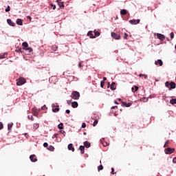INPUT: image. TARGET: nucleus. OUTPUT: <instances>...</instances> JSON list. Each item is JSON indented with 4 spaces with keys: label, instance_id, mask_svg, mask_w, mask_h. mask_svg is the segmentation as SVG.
Listing matches in <instances>:
<instances>
[{
    "label": "nucleus",
    "instance_id": "obj_36",
    "mask_svg": "<svg viewBox=\"0 0 176 176\" xmlns=\"http://www.w3.org/2000/svg\"><path fill=\"white\" fill-rule=\"evenodd\" d=\"M50 6H51V8H52L53 10H56V5L51 3Z\"/></svg>",
    "mask_w": 176,
    "mask_h": 176
},
{
    "label": "nucleus",
    "instance_id": "obj_33",
    "mask_svg": "<svg viewBox=\"0 0 176 176\" xmlns=\"http://www.w3.org/2000/svg\"><path fill=\"white\" fill-rule=\"evenodd\" d=\"M28 118L29 120H32V122H34V117L32 116H28Z\"/></svg>",
    "mask_w": 176,
    "mask_h": 176
},
{
    "label": "nucleus",
    "instance_id": "obj_34",
    "mask_svg": "<svg viewBox=\"0 0 176 176\" xmlns=\"http://www.w3.org/2000/svg\"><path fill=\"white\" fill-rule=\"evenodd\" d=\"M148 98H142V101H143V102H148Z\"/></svg>",
    "mask_w": 176,
    "mask_h": 176
},
{
    "label": "nucleus",
    "instance_id": "obj_14",
    "mask_svg": "<svg viewBox=\"0 0 176 176\" xmlns=\"http://www.w3.org/2000/svg\"><path fill=\"white\" fill-rule=\"evenodd\" d=\"M111 90H116V83L115 82H113L110 86Z\"/></svg>",
    "mask_w": 176,
    "mask_h": 176
},
{
    "label": "nucleus",
    "instance_id": "obj_2",
    "mask_svg": "<svg viewBox=\"0 0 176 176\" xmlns=\"http://www.w3.org/2000/svg\"><path fill=\"white\" fill-rule=\"evenodd\" d=\"M26 82L27 80H25V78L20 77L16 80V86H23V85H24Z\"/></svg>",
    "mask_w": 176,
    "mask_h": 176
},
{
    "label": "nucleus",
    "instance_id": "obj_29",
    "mask_svg": "<svg viewBox=\"0 0 176 176\" xmlns=\"http://www.w3.org/2000/svg\"><path fill=\"white\" fill-rule=\"evenodd\" d=\"M63 126H64V124L61 122L58 125V129H59V130H63Z\"/></svg>",
    "mask_w": 176,
    "mask_h": 176
},
{
    "label": "nucleus",
    "instance_id": "obj_16",
    "mask_svg": "<svg viewBox=\"0 0 176 176\" xmlns=\"http://www.w3.org/2000/svg\"><path fill=\"white\" fill-rule=\"evenodd\" d=\"M6 57H8V53L0 54V59L6 58Z\"/></svg>",
    "mask_w": 176,
    "mask_h": 176
},
{
    "label": "nucleus",
    "instance_id": "obj_12",
    "mask_svg": "<svg viewBox=\"0 0 176 176\" xmlns=\"http://www.w3.org/2000/svg\"><path fill=\"white\" fill-rule=\"evenodd\" d=\"M155 65H158V64H159L160 66L162 67V65H163V61L160 59H158L157 60L155 61Z\"/></svg>",
    "mask_w": 176,
    "mask_h": 176
},
{
    "label": "nucleus",
    "instance_id": "obj_11",
    "mask_svg": "<svg viewBox=\"0 0 176 176\" xmlns=\"http://www.w3.org/2000/svg\"><path fill=\"white\" fill-rule=\"evenodd\" d=\"M31 162H38V159L36 157L35 155H32L30 156Z\"/></svg>",
    "mask_w": 176,
    "mask_h": 176
},
{
    "label": "nucleus",
    "instance_id": "obj_59",
    "mask_svg": "<svg viewBox=\"0 0 176 176\" xmlns=\"http://www.w3.org/2000/svg\"><path fill=\"white\" fill-rule=\"evenodd\" d=\"M60 133H61L62 134H64V133H65V131H60Z\"/></svg>",
    "mask_w": 176,
    "mask_h": 176
},
{
    "label": "nucleus",
    "instance_id": "obj_28",
    "mask_svg": "<svg viewBox=\"0 0 176 176\" xmlns=\"http://www.w3.org/2000/svg\"><path fill=\"white\" fill-rule=\"evenodd\" d=\"M170 104H171L172 105H174V104H176V98L170 100Z\"/></svg>",
    "mask_w": 176,
    "mask_h": 176
},
{
    "label": "nucleus",
    "instance_id": "obj_57",
    "mask_svg": "<svg viewBox=\"0 0 176 176\" xmlns=\"http://www.w3.org/2000/svg\"><path fill=\"white\" fill-rule=\"evenodd\" d=\"M105 80H107V77H104V78H103V80H102V81H103V82H105Z\"/></svg>",
    "mask_w": 176,
    "mask_h": 176
},
{
    "label": "nucleus",
    "instance_id": "obj_24",
    "mask_svg": "<svg viewBox=\"0 0 176 176\" xmlns=\"http://www.w3.org/2000/svg\"><path fill=\"white\" fill-rule=\"evenodd\" d=\"M120 14H122L123 16H126V14H127V10H122L120 11Z\"/></svg>",
    "mask_w": 176,
    "mask_h": 176
},
{
    "label": "nucleus",
    "instance_id": "obj_1",
    "mask_svg": "<svg viewBox=\"0 0 176 176\" xmlns=\"http://www.w3.org/2000/svg\"><path fill=\"white\" fill-rule=\"evenodd\" d=\"M165 86L166 87H168L169 90H171V89H175L176 87L175 82H169L168 81H166L165 82Z\"/></svg>",
    "mask_w": 176,
    "mask_h": 176
},
{
    "label": "nucleus",
    "instance_id": "obj_7",
    "mask_svg": "<svg viewBox=\"0 0 176 176\" xmlns=\"http://www.w3.org/2000/svg\"><path fill=\"white\" fill-rule=\"evenodd\" d=\"M32 113L34 115V116H38V115H39V112L35 107L32 109Z\"/></svg>",
    "mask_w": 176,
    "mask_h": 176
},
{
    "label": "nucleus",
    "instance_id": "obj_63",
    "mask_svg": "<svg viewBox=\"0 0 176 176\" xmlns=\"http://www.w3.org/2000/svg\"><path fill=\"white\" fill-rule=\"evenodd\" d=\"M144 74H140L139 76L141 78Z\"/></svg>",
    "mask_w": 176,
    "mask_h": 176
},
{
    "label": "nucleus",
    "instance_id": "obj_17",
    "mask_svg": "<svg viewBox=\"0 0 176 176\" xmlns=\"http://www.w3.org/2000/svg\"><path fill=\"white\" fill-rule=\"evenodd\" d=\"M87 36H89V38H96V36H94L93 35V31H89V32H88V33H87Z\"/></svg>",
    "mask_w": 176,
    "mask_h": 176
},
{
    "label": "nucleus",
    "instance_id": "obj_45",
    "mask_svg": "<svg viewBox=\"0 0 176 176\" xmlns=\"http://www.w3.org/2000/svg\"><path fill=\"white\" fill-rule=\"evenodd\" d=\"M170 38L174 39V32L170 33Z\"/></svg>",
    "mask_w": 176,
    "mask_h": 176
},
{
    "label": "nucleus",
    "instance_id": "obj_30",
    "mask_svg": "<svg viewBox=\"0 0 176 176\" xmlns=\"http://www.w3.org/2000/svg\"><path fill=\"white\" fill-rule=\"evenodd\" d=\"M33 127L34 129H35V130H36V129H39V124L38 123L34 124Z\"/></svg>",
    "mask_w": 176,
    "mask_h": 176
},
{
    "label": "nucleus",
    "instance_id": "obj_22",
    "mask_svg": "<svg viewBox=\"0 0 176 176\" xmlns=\"http://www.w3.org/2000/svg\"><path fill=\"white\" fill-rule=\"evenodd\" d=\"M101 144L102 145H103V146H108V145H109V144H108V142H104V139L101 140Z\"/></svg>",
    "mask_w": 176,
    "mask_h": 176
},
{
    "label": "nucleus",
    "instance_id": "obj_38",
    "mask_svg": "<svg viewBox=\"0 0 176 176\" xmlns=\"http://www.w3.org/2000/svg\"><path fill=\"white\" fill-rule=\"evenodd\" d=\"M104 83H105V82H104L103 80H102V81L100 82V87H101L102 88H104Z\"/></svg>",
    "mask_w": 176,
    "mask_h": 176
},
{
    "label": "nucleus",
    "instance_id": "obj_62",
    "mask_svg": "<svg viewBox=\"0 0 176 176\" xmlns=\"http://www.w3.org/2000/svg\"><path fill=\"white\" fill-rule=\"evenodd\" d=\"M46 105H44L43 107H41L42 109H43L44 108H45Z\"/></svg>",
    "mask_w": 176,
    "mask_h": 176
},
{
    "label": "nucleus",
    "instance_id": "obj_13",
    "mask_svg": "<svg viewBox=\"0 0 176 176\" xmlns=\"http://www.w3.org/2000/svg\"><path fill=\"white\" fill-rule=\"evenodd\" d=\"M122 106L129 108V107H131V103H126V102H122Z\"/></svg>",
    "mask_w": 176,
    "mask_h": 176
},
{
    "label": "nucleus",
    "instance_id": "obj_26",
    "mask_svg": "<svg viewBox=\"0 0 176 176\" xmlns=\"http://www.w3.org/2000/svg\"><path fill=\"white\" fill-rule=\"evenodd\" d=\"M12 127H13V123L8 124V129L9 131H10V130H12Z\"/></svg>",
    "mask_w": 176,
    "mask_h": 176
},
{
    "label": "nucleus",
    "instance_id": "obj_46",
    "mask_svg": "<svg viewBox=\"0 0 176 176\" xmlns=\"http://www.w3.org/2000/svg\"><path fill=\"white\" fill-rule=\"evenodd\" d=\"M82 129L86 128V123L83 122V123L82 124Z\"/></svg>",
    "mask_w": 176,
    "mask_h": 176
},
{
    "label": "nucleus",
    "instance_id": "obj_58",
    "mask_svg": "<svg viewBox=\"0 0 176 176\" xmlns=\"http://www.w3.org/2000/svg\"><path fill=\"white\" fill-rule=\"evenodd\" d=\"M67 104H68V105H70V104H71V100H67Z\"/></svg>",
    "mask_w": 176,
    "mask_h": 176
},
{
    "label": "nucleus",
    "instance_id": "obj_52",
    "mask_svg": "<svg viewBox=\"0 0 176 176\" xmlns=\"http://www.w3.org/2000/svg\"><path fill=\"white\" fill-rule=\"evenodd\" d=\"M173 163H176V157H174V158H173Z\"/></svg>",
    "mask_w": 176,
    "mask_h": 176
},
{
    "label": "nucleus",
    "instance_id": "obj_54",
    "mask_svg": "<svg viewBox=\"0 0 176 176\" xmlns=\"http://www.w3.org/2000/svg\"><path fill=\"white\" fill-rule=\"evenodd\" d=\"M27 19H28V20H30V21H31V19H32V18H31L30 16H27Z\"/></svg>",
    "mask_w": 176,
    "mask_h": 176
},
{
    "label": "nucleus",
    "instance_id": "obj_53",
    "mask_svg": "<svg viewBox=\"0 0 176 176\" xmlns=\"http://www.w3.org/2000/svg\"><path fill=\"white\" fill-rule=\"evenodd\" d=\"M58 4L61 3V0H56Z\"/></svg>",
    "mask_w": 176,
    "mask_h": 176
},
{
    "label": "nucleus",
    "instance_id": "obj_37",
    "mask_svg": "<svg viewBox=\"0 0 176 176\" xmlns=\"http://www.w3.org/2000/svg\"><path fill=\"white\" fill-rule=\"evenodd\" d=\"M25 50H28V52H29V53H31V52H32V48L28 47V48Z\"/></svg>",
    "mask_w": 176,
    "mask_h": 176
},
{
    "label": "nucleus",
    "instance_id": "obj_32",
    "mask_svg": "<svg viewBox=\"0 0 176 176\" xmlns=\"http://www.w3.org/2000/svg\"><path fill=\"white\" fill-rule=\"evenodd\" d=\"M58 5L59 8H65V6H64L63 2L59 3Z\"/></svg>",
    "mask_w": 176,
    "mask_h": 176
},
{
    "label": "nucleus",
    "instance_id": "obj_27",
    "mask_svg": "<svg viewBox=\"0 0 176 176\" xmlns=\"http://www.w3.org/2000/svg\"><path fill=\"white\" fill-rule=\"evenodd\" d=\"M52 50H54V52H56L57 50V49H58V47L56 45H52Z\"/></svg>",
    "mask_w": 176,
    "mask_h": 176
},
{
    "label": "nucleus",
    "instance_id": "obj_35",
    "mask_svg": "<svg viewBox=\"0 0 176 176\" xmlns=\"http://www.w3.org/2000/svg\"><path fill=\"white\" fill-rule=\"evenodd\" d=\"M103 168H104V166H102V165H100V166L98 167V171H100V170H103Z\"/></svg>",
    "mask_w": 176,
    "mask_h": 176
},
{
    "label": "nucleus",
    "instance_id": "obj_43",
    "mask_svg": "<svg viewBox=\"0 0 176 176\" xmlns=\"http://www.w3.org/2000/svg\"><path fill=\"white\" fill-rule=\"evenodd\" d=\"M43 146H44V148H47V146H49V144H47V142H45L43 144Z\"/></svg>",
    "mask_w": 176,
    "mask_h": 176
},
{
    "label": "nucleus",
    "instance_id": "obj_48",
    "mask_svg": "<svg viewBox=\"0 0 176 176\" xmlns=\"http://www.w3.org/2000/svg\"><path fill=\"white\" fill-rule=\"evenodd\" d=\"M111 109H118V106H113L111 107Z\"/></svg>",
    "mask_w": 176,
    "mask_h": 176
},
{
    "label": "nucleus",
    "instance_id": "obj_10",
    "mask_svg": "<svg viewBox=\"0 0 176 176\" xmlns=\"http://www.w3.org/2000/svg\"><path fill=\"white\" fill-rule=\"evenodd\" d=\"M7 23L9 24V25H11V27H14L16 25V23L12 21V19H7Z\"/></svg>",
    "mask_w": 176,
    "mask_h": 176
},
{
    "label": "nucleus",
    "instance_id": "obj_4",
    "mask_svg": "<svg viewBox=\"0 0 176 176\" xmlns=\"http://www.w3.org/2000/svg\"><path fill=\"white\" fill-rule=\"evenodd\" d=\"M175 151V148H168L165 149V153L166 155H171V153H174Z\"/></svg>",
    "mask_w": 176,
    "mask_h": 176
},
{
    "label": "nucleus",
    "instance_id": "obj_55",
    "mask_svg": "<svg viewBox=\"0 0 176 176\" xmlns=\"http://www.w3.org/2000/svg\"><path fill=\"white\" fill-rule=\"evenodd\" d=\"M143 76L144 77V79H146L148 78V75L144 74Z\"/></svg>",
    "mask_w": 176,
    "mask_h": 176
},
{
    "label": "nucleus",
    "instance_id": "obj_21",
    "mask_svg": "<svg viewBox=\"0 0 176 176\" xmlns=\"http://www.w3.org/2000/svg\"><path fill=\"white\" fill-rule=\"evenodd\" d=\"M78 102H72V108H78Z\"/></svg>",
    "mask_w": 176,
    "mask_h": 176
},
{
    "label": "nucleus",
    "instance_id": "obj_9",
    "mask_svg": "<svg viewBox=\"0 0 176 176\" xmlns=\"http://www.w3.org/2000/svg\"><path fill=\"white\" fill-rule=\"evenodd\" d=\"M157 37L160 41H164V39H166V37L164 36V35H163V34H162L160 33L157 34Z\"/></svg>",
    "mask_w": 176,
    "mask_h": 176
},
{
    "label": "nucleus",
    "instance_id": "obj_39",
    "mask_svg": "<svg viewBox=\"0 0 176 176\" xmlns=\"http://www.w3.org/2000/svg\"><path fill=\"white\" fill-rule=\"evenodd\" d=\"M49 151H54V146H50V147H49Z\"/></svg>",
    "mask_w": 176,
    "mask_h": 176
},
{
    "label": "nucleus",
    "instance_id": "obj_8",
    "mask_svg": "<svg viewBox=\"0 0 176 176\" xmlns=\"http://www.w3.org/2000/svg\"><path fill=\"white\" fill-rule=\"evenodd\" d=\"M52 112H54V113H56V112H58V111H60V108L58 107L59 106L58 105V106H56V105H54V104H53L52 105ZM56 107V108H54Z\"/></svg>",
    "mask_w": 176,
    "mask_h": 176
},
{
    "label": "nucleus",
    "instance_id": "obj_5",
    "mask_svg": "<svg viewBox=\"0 0 176 176\" xmlns=\"http://www.w3.org/2000/svg\"><path fill=\"white\" fill-rule=\"evenodd\" d=\"M140 21H141V20L140 19H132L129 21L130 24H132L133 25H135L137 24L140 23Z\"/></svg>",
    "mask_w": 176,
    "mask_h": 176
},
{
    "label": "nucleus",
    "instance_id": "obj_19",
    "mask_svg": "<svg viewBox=\"0 0 176 176\" xmlns=\"http://www.w3.org/2000/svg\"><path fill=\"white\" fill-rule=\"evenodd\" d=\"M16 24L18 25H23V20L21 19H16Z\"/></svg>",
    "mask_w": 176,
    "mask_h": 176
},
{
    "label": "nucleus",
    "instance_id": "obj_41",
    "mask_svg": "<svg viewBox=\"0 0 176 176\" xmlns=\"http://www.w3.org/2000/svg\"><path fill=\"white\" fill-rule=\"evenodd\" d=\"M2 129H3V124L2 122H0V130H2Z\"/></svg>",
    "mask_w": 176,
    "mask_h": 176
},
{
    "label": "nucleus",
    "instance_id": "obj_61",
    "mask_svg": "<svg viewBox=\"0 0 176 176\" xmlns=\"http://www.w3.org/2000/svg\"><path fill=\"white\" fill-rule=\"evenodd\" d=\"M114 103L117 104H119V102H118V101H115Z\"/></svg>",
    "mask_w": 176,
    "mask_h": 176
},
{
    "label": "nucleus",
    "instance_id": "obj_6",
    "mask_svg": "<svg viewBox=\"0 0 176 176\" xmlns=\"http://www.w3.org/2000/svg\"><path fill=\"white\" fill-rule=\"evenodd\" d=\"M111 37L116 40L120 39V36L115 32H111Z\"/></svg>",
    "mask_w": 176,
    "mask_h": 176
},
{
    "label": "nucleus",
    "instance_id": "obj_25",
    "mask_svg": "<svg viewBox=\"0 0 176 176\" xmlns=\"http://www.w3.org/2000/svg\"><path fill=\"white\" fill-rule=\"evenodd\" d=\"M94 34H95V36H100V35L101 34V33H100V32H98V31H97V30H94Z\"/></svg>",
    "mask_w": 176,
    "mask_h": 176
},
{
    "label": "nucleus",
    "instance_id": "obj_51",
    "mask_svg": "<svg viewBox=\"0 0 176 176\" xmlns=\"http://www.w3.org/2000/svg\"><path fill=\"white\" fill-rule=\"evenodd\" d=\"M65 112H66V113H71V111H69V110H68V109H67V110L65 111Z\"/></svg>",
    "mask_w": 176,
    "mask_h": 176
},
{
    "label": "nucleus",
    "instance_id": "obj_60",
    "mask_svg": "<svg viewBox=\"0 0 176 176\" xmlns=\"http://www.w3.org/2000/svg\"><path fill=\"white\" fill-rule=\"evenodd\" d=\"M131 90H132L133 93H134V87H132Z\"/></svg>",
    "mask_w": 176,
    "mask_h": 176
},
{
    "label": "nucleus",
    "instance_id": "obj_42",
    "mask_svg": "<svg viewBox=\"0 0 176 176\" xmlns=\"http://www.w3.org/2000/svg\"><path fill=\"white\" fill-rule=\"evenodd\" d=\"M127 36H129V34L127 33L124 34V39H127Z\"/></svg>",
    "mask_w": 176,
    "mask_h": 176
},
{
    "label": "nucleus",
    "instance_id": "obj_44",
    "mask_svg": "<svg viewBox=\"0 0 176 176\" xmlns=\"http://www.w3.org/2000/svg\"><path fill=\"white\" fill-rule=\"evenodd\" d=\"M10 6H8L7 8L6 9V12H10Z\"/></svg>",
    "mask_w": 176,
    "mask_h": 176
},
{
    "label": "nucleus",
    "instance_id": "obj_15",
    "mask_svg": "<svg viewBox=\"0 0 176 176\" xmlns=\"http://www.w3.org/2000/svg\"><path fill=\"white\" fill-rule=\"evenodd\" d=\"M68 149L69 151H72V152H75V148H74V144H69L68 145Z\"/></svg>",
    "mask_w": 176,
    "mask_h": 176
},
{
    "label": "nucleus",
    "instance_id": "obj_56",
    "mask_svg": "<svg viewBox=\"0 0 176 176\" xmlns=\"http://www.w3.org/2000/svg\"><path fill=\"white\" fill-rule=\"evenodd\" d=\"M56 137H57V134H54L52 138H56Z\"/></svg>",
    "mask_w": 176,
    "mask_h": 176
},
{
    "label": "nucleus",
    "instance_id": "obj_40",
    "mask_svg": "<svg viewBox=\"0 0 176 176\" xmlns=\"http://www.w3.org/2000/svg\"><path fill=\"white\" fill-rule=\"evenodd\" d=\"M166 146H168V140H167V141L165 142V144L164 145V148H166Z\"/></svg>",
    "mask_w": 176,
    "mask_h": 176
},
{
    "label": "nucleus",
    "instance_id": "obj_50",
    "mask_svg": "<svg viewBox=\"0 0 176 176\" xmlns=\"http://www.w3.org/2000/svg\"><path fill=\"white\" fill-rule=\"evenodd\" d=\"M135 91H138V87H137V86H135Z\"/></svg>",
    "mask_w": 176,
    "mask_h": 176
},
{
    "label": "nucleus",
    "instance_id": "obj_3",
    "mask_svg": "<svg viewBox=\"0 0 176 176\" xmlns=\"http://www.w3.org/2000/svg\"><path fill=\"white\" fill-rule=\"evenodd\" d=\"M71 97L73 100H78L79 97H80V94L76 91H74L72 93Z\"/></svg>",
    "mask_w": 176,
    "mask_h": 176
},
{
    "label": "nucleus",
    "instance_id": "obj_49",
    "mask_svg": "<svg viewBox=\"0 0 176 176\" xmlns=\"http://www.w3.org/2000/svg\"><path fill=\"white\" fill-rule=\"evenodd\" d=\"M78 67L79 68H82V63L80 62H79L78 63Z\"/></svg>",
    "mask_w": 176,
    "mask_h": 176
},
{
    "label": "nucleus",
    "instance_id": "obj_31",
    "mask_svg": "<svg viewBox=\"0 0 176 176\" xmlns=\"http://www.w3.org/2000/svg\"><path fill=\"white\" fill-rule=\"evenodd\" d=\"M98 124V120H95L93 124L94 127H96Z\"/></svg>",
    "mask_w": 176,
    "mask_h": 176
},
{
    "label": "nucleus",
    "instance_id": "obj_18",
    "mask_svg": "<svg viewBox=\"0 0 176 176\" xmlns=\"http://www.w3.org/2000/svg\"><path fill=\"white\" fill-rule=\"evenodd\" d=\"M84 146H85V148H90L91 146L90 142H89L88 141L84 142Z\"/></svg>",
    "mask_w": 176,
    "mask_h": 176
},
{
    "label": "nucleus",
    "instance_id": "obj_64",
    "mask_svg": "<svg viewBox=\"0 0 176 176\" xmlns=\"http://www.w3.org/2000/svg\"><path fill=\"white\" fill-rule=\"evenodd\" d=\"M118 101H122V99L121 98H118Z\"/></svg>",
    "mask_w": 176,
    "mask_h": 176
},
{
    "label": "nucleus",
    "instance_id": "obj_23",
    "mask_svg": "<svg viewBox=\"0 0 176 176\" xmlns=\"http://www.w3.org/2000/svg\"><path fill=\"white\" fill-rule=\"evenodd\" d=\"M79 149L81 152V154L83 155V153H85V146H80Z\"/></svg>",
    "mask_w": 176,
    "mask_h": 176
},
{
    "label": "nucleus",
    "instance_id": "obj_47",
    "mask_svg": "<svg viewBox=\"0 0 176 176\" xmlns=\"http://www.w3.org/2000/svg\"><path fill=\"white\" fill-rule=\"evenodd\" d=\"M111 174H115V169L113 168H111Z\"/></svg>",
    "mask_w": 176,
    "mask_h": 176
},
{
    "label": "nucleus",
    "instance_id": "obj_20",
    "mask_svg": "<svg viewBox=\"0 0 176 176\" xmlns=\"http://www.w3.org/2000/svg\"><path fill=\"white\" fill-rule=\"evenodd\" d=\"M22 46L23 47V50H25L27 48H28V43L27 42L23 43Z\"/></svg>",
    "mask_w": 176,
    "mask_h": 176
}]
</instances>
